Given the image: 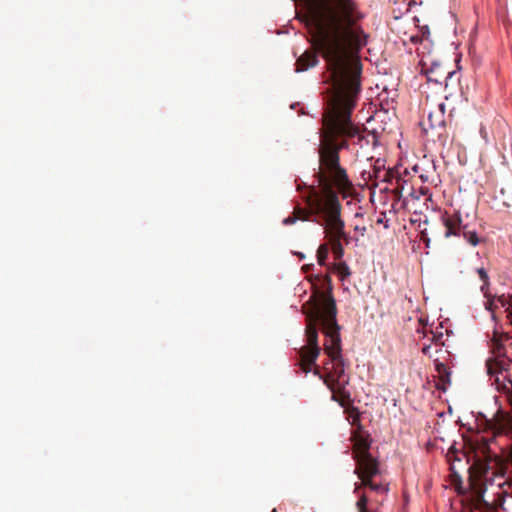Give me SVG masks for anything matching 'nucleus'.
<instances>
[{
    "mask_svg": "<svg viewBox=\"0 0 512 512\" xmlns=\"http://www.w3.org/2000/svg\"><path fill=\"white\" fill-rule=\"evenodd\" d=\"M309 269H310V265H305V266H303V270H304V271H308Z\"/></svg>",
    "mask_w": 512,
    "mask_h": 512,
    "instance_id": "nucleus-18",
    "label": "nucleus"
},
{
    "mask_svg": "<svg viewBox=\"0 0 512 512\" xmlns=\"http://www.w3.org/2000/svg\"><path fill=\"white\" fill-rule=\"evenodd\" d=\"M314 212L321 217L317 218L319 225L324 228L329 240L335 260H340L344 255L341 240L349 243V237L345 232V223L342 219V205L337 192H328L322 201H317L313 206Z\"/></svg>",
    "mask_w": 512,
    "mask_h": 512,
    "instance_id": "nucleus-4",
    "label": "nucleus"
},
{
    "mask_svg": "<svg viewBox=\"0 0 512 512\" xmlns=\"http://www.w3.org/2000/svg\"><path fill=\"white\" fill-rule=\"evenodd\" d=\"M502 339L503 336H494V338L492 339L491 350L496 358L505 356V347L502 344ZM486 367L487 373L492 376L503 369V363L498 359H488L486 362Z\"/></svg>",
    "mask_w": 512,
    "mask_h": 512,
    "instance_id": "nucleus-10",
    "label": "nucleus"
},
{
    "mask_svg": "<svg viewBox=\"0 0 512 512\" xmlns=\"http://www.w3.org/2000/svg\"><path fill=\"white\" fill-rule=\"evenodd\" d=\"M336 272L341 276L342 279L350 275V269L345 262H340L334 265Z\"/></svg>",
    "mask_w": 512,
    "mask_h": 512,
    "instance_id": "nucleus-16",
    "label": "nucleus"
},
{
    "mask_svg": "<svg viewBox=\"0 0 512 512\" xmlns=\"http://www.w3.org/2000/svg\"><path fill=\"white\" fill-rule=\"evenodd\" d=\"M467 422H459L462 426H468L470 431L476 433L473 463L468 466L469 484L472 490L473 499L476 505L485 503L484 493L486 487L482 478L490 469V463H498L497 455L490 450L489 444L498 436H508L512 438V418H467Z\"/></svg>",
    "mask_w": 512,
    "mask_h": 512,
    "instance_id": "nucleus-3",
    "label": "nucleus"
},
{
    "mask_svg": "<svg viewBox=\"0 0 512 512\" xmlns=\"http://www.w3.org/2000/svg\"><path fill=\"white\" fill-rule=\"evenodd\" d=\"M319 60L315 52L306 51L296 61V71H305L318 64Z\"/></svg>",
    "mask_w": 512,
    "mask_h": 512,
    "instance_id": "nucleus-12",
    "label": "nucleus"
},
{
    "mask_svg": "<svg viewBox=\"0 0 512 512\" xmlns=\"http://www.w3.org/2000/svg\"><path fill=\"white\" fill-rule=\"evenodd\" d=\"M425 73L429 81L442 83L452 77L454 71L445 68L441 62H431L430 66L425 68Z\"/></svg>",
    "mask_w": 512,
    "mask_h": 512,
    "instance_id": "nucleus-11",
    "label": "nucleus"
},
{
    "mask_svg": "<svg viewBox=\"0 0 512 512\" xmlns=\"http://www.w3.org/2000/svg\"><path fill=\"white\" fill-rule=\"evenodd\" d=\"M427 339L434 343L435 352L432 353V345L424 344L421 351L424 355L432 358L434 357V366L435 370L438 374L439 381L442 384V389H446V385L451 383V371L447 362L450 360V352L444 348V342L442 341L443 334L439 332L438 334L430 331V335H425Z\"/></svg>",
    "mask_w": 512,
    "mask_h": 512,
    "instance_id": "nucleus-6",
    "label": "nucleus"
},
{
    "mask_svg": "<svg viewBox=\"0 0 512 512\" xmlns=\"http://www.w3.org/2000/svg\"><path fill=\"white\" fill-rule=\"evenodd\" d=\"M443 225L445 227L444 236L446 238L451 236H463L466 241L472 245L477 246L481 239L475 230H471L468 224H463L459 212L453 214L445 213L442 216Z\"/></svg>",
    "mask_w": 512,
    "mask_h": 512,
    "instance_id": "nucleus-7",
    "label": "nucleus"
},
{
    "mask_svg": "<svg viewBox=\"0 0 512 512\" xmlns=\"http://www.w3.org/2000/svg\"><path fill=\"white\" fill-rule=\"evenodd\" d=\"M299 257H300L301 259H303V258H304V255L300 253V254H299Z\"/></svg>",
    "mask_w": 512,
    "mask_h": 512,
    "instance_id": "nucleus-22",
    "label": "nucleus"
},
{
    "mask_svg": "<svg viewBox=\"0 0 512 512\" xmlns=\"http://www.w3.org/2000/svg\"><path fill=\"white\" fill-rule=\"evenodd\" d=\"M328 253H329V244L324 243L318 247L317 261H318L319 265H322V266L325 265V261L328 257Z\"/></svg>",
    "mask_w": 512,
    "mask_h": 512,
    "instance_id": "nucleus-14",
    "label": "nucleus"
},
{
    "mask_svg": "<svg viewBox=\"0 0 512 512\" xmlns=\"http://www.w3.org/2000/svg\"><path fill=\"white\" fill-rule=\"evenodd\" d=\"M325 280L329 285L328 291H318L303 305V313L306 316V337L307 344L301 347L299 353V366L305 373H309L314 366V373L319 374V366L315 364L319 354L317 328L320 327L326 337L324 351L330 361L325 363L327 371L325 382L333 393V399L347 409L349 403L350 387L348 376L345 375L344 361L342 358L340 326L337 323V308L335 299L331 293V278L326 275Z\"/></svg>",
    "mask_w": 512,
    "mask_h": 512,
    "instance_id": "nucleus-2",
    "label": "nucleus"
},
{
    "mask_svg": "<svg viewBox=\"0 0 512 512\" xmlns=\"http://www.w3.org/2000/svg\"><path fill=\"white\" fill-rule=\"evenodd\" d=\"M352 419L353 431L350 439L353 442V457L357 462L354 472L362 481L359 486L355 487V492H358L360 486H367L377 492H386L388 490L386 487L372 481V477L378 474L379 469L377 460L369 452L371 445L370 435L363 430L360 423L361 418Z\"/></svg>",
    "mask_w": 512,
    "mask_h": 512,
    "instance_id": "nucleus-5",
    "label": "nucleus"
},
{
    "mask_svg": "<svg viewBox=\"0 0 512 512\" xmlns=\"http://www.w3.org/2000/svg\"><path fill=\"white\" fill-rule=\"evenodd\" d=\"M477 273L480 279L483 281L481 291L484 293V296L487 299L485 303L486 309L494 313L497 309L503 308L504 311L507 313V317L510 318L512 324V296L506 297L505 295H501L498 297H492L486 291V288L489 284V276L486 270L484 268H478Z\"/></svg>",
    "mask_w": 512,
    "mask_h": 512,
    "instance_id": "nucleus-8",
    "label": "nucleus"
},
{
    "mask_svg": "<svg viewBox=\"0 0 512 512\" xmlns=\"http://www.w3.org/2000/svg\"><path fill=\"white\" fill-rule=\"evenodd\" d=\"M447 458H448V461L450 462L451 464V471L453 472L454 475L457 474V466H456V461L457 462H461L462 461V458L466 459V464H469L470 462V458L468 455H466L465 452H462V451H456V450H452L450 449L447 453Z\"/></svg>",
    "mask_w": 512,
    "mask_h": 512,
    "instance_id": "nucleus-13",
    "label": "nucleus"
},
{
    "mask_svg": "<svg viewBox=\"0 0 512 512\" xmlns=\"http://www.w3.org/2000/svg\"><path fill=\"white\" fill-rule=\"evenodd\" d=\"M446 105L441 102L438 103L433 109H431L428 113V126L431 130L437 131L438 140L445 144L448 139V134L446 132V118H445Z\"/></svg>",
    "mask_w": 512,
    "mask_h": 512,
    "instance_id": "nucleus-9",
    "label": "nucleus"
},
{
    "mask_svg": "<svg viewBox=\"0 0 512 512\" xmlns=\"http://www.w3.org/2000/svg\"><path fill=\"white\" fill-rule=\"evenodd\" d=\"M356 507L358 512H376L368 507V497L365 494L360 495Z\"/></svg>",
    "mask_w": 512,
    "mask_h": 512,
    "instance_id": "nucleus-15",
    "label": "nucleus"
},
{
    "mask_svg": "<svg viewBox=\"0 0 512 512\" xmlns=\"http://www.w3.org/2000/svg\"><path fill=\"white\" fill-rule=\"evenodd\" d=\"M423 130H424L425 132H427V128H426V126H425V123H423Z\"/></svg>",
    "mask_w": 512,
    "mask_h": 512,
    "instance_id": "nucleus-20",
    "label": "nucleus"
},
{
    "mask_svg": "<svg viewBox=\"0 0 512 512\" xmlns=\"http://www.w3.org/2000/svg\"><path fill=\"white\" fill-rule=\"evenodd\" d=\"M272 512H277V509H276V508H274V509L272 510Z\"/></svg>",
    "mask_w": 512,
    "mask_h": 512,
    "instance_id": "nucleus-23",
    "label": "nucleus"
},
{
    "mask_svg": "<svg viewBox=\"0 0 512 512\" xmlns=\"http://www.w3.org/2000/svg\"><path fill=\"white\" fill-rule=\"evenodd\" d=\"M493 416L498 417V416H510V415L509 414H503L501 411H497Z\"/></svg>",
    "mask_w": 512,
    "mask_h": 512,
    "instance_id": "nucleus-17",
    "label": "nucleus"
},
{
    "mask_svg": "<svg viewBox=\"0 0 512 512\" xmlns=\"http://www.w3.org/2000/svg\"><path fill=\"white\" fill-rule=\"evenodd\" d=\"M312 38L315 50L326 62L323 83L327 85L325 107L319 130V167L315 174L318 186L304 187L303 199L307 208L296 207L291 216L283 220L284 225L297 220L312 221L319 225L321 219L313 205L322 201L328 192H337L343 199L351 197L354 186L347 171L340 164V151L351 145L359 148L375 146V133H366V128L352 120L361 90V63L357 54L367 43L369 35L364 31L362 20H303Z\"/></svg>",
    "mask_w": 512,
    "mask_h": 512,
    "instance_id": "nucleus-1",
    "label": "nucleus"
},
{
    "mask_svg": "<svg viewBox=\"0 0 512 512\" xmlns=\"http://www.w3.org/2000/svg\"><path fill=\"white\" fill-rule=\"evenodd\" d=\"M477 416L482 417V416H485V415H484L483 413H481V412H480V413H478V415H477Z\"/></svg>",
    "mask_w": 512,
    "mask_h": 512,
    "instance_id": "nucleus-21",
    "label": "nucleus"
},
{
    "mask_svg": "<svg viewBox=\"0 0 512 512\" xmlns=\"http://www.w3.org/2000/svg\"><path fill=\"white\" fill-rule=\"evenodd\" d=\"M437 416L442 417V416H444V413L440 412V413L437 414Z\"/></svg>",
    "mask_w": 512,
    "mask_h": 512,
    "instance_id": "nucleus-19",
    "label": "nucleus"
}]
</instances>
